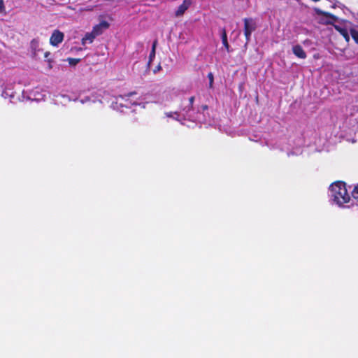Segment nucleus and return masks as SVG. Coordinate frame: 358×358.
I'll return each mask as SVG.
<instances>
[{
	"label": "nucleus",
	"mask_w": 358,
	"mask_h": 358,
	"mask_svg": "<svg viewBox=\"0 0 358 358\" xmlns=\"http://www.w3.org/2000/svg\"><path fill=\"white\" fill-rule=\"evenodd\" d=\"M330 196L334 203L343 206L350 200L345 182L343 181L334 182L329 187Z\"/></svg>",
	"instance_id": "nucleus-1"
},
{
	"label": "nucleus",
	"mask_w": 358,
	"mask_h": 358,
	"mask_svg": "<svg viewBox=\"0 0 358 358\" xmlns=\"http://www.w3.org/2000/svg\"><path fill=\"white\" fill-rule=\"evenodd\" d=\"M315 13L317 14H322L325 17L324 23L327 24H332L334 29L345 38L346 42H349L350 40V35L348 33V25L351 24V22L348 20L343 21L342 24H334V22L338 20V17L333 14L327 12H322L320 9L315 8Z\"/></svg>",
	"instance_id": "nucleus-2"
},
{
	"label": "nucleus",
	"mask_w": 358,
	"mask_h": 358,
	"mask_svg": "<svg viewBox=\"0 0 358 358\" xmlns=\"http://www.w3.org/2000/svg\"><path fill=\"white\" fill-rule=\"evenodd\" d=\"M244 21V35L246 39V43L250 41L252 32L256 29V24L252 18H245Z\"/></svg>",
	"instance_id": "nucleus-3"
},
{
	"label": "nucleus",
	"mask_w": 358,
	"mask_h": 358,
	"mask_svg": "<svg viewBox=\"0 0 358 358\" xmlns=\"http://www.w3.org/2000/svg\"><path fill=\"white\" fill-rule=\"evenodd\" d=\"M64 34L63 32L60 31L58 29H55L53 31L50 38V43L52 46H57L59 43H61L64 40Z\"/></svg>",
	"instance_id": "nucleus-4"
},
{
	"label": "nucleus",
	"mask_w": 358,
	"mask_h": 358,
	"mask_svg": "<svg viewBox=\"0 0 358 358\" xmlns=\"http://www.w3.org/2000/svg\"><path fill=\"white\" fill-rule=\"evenodd\" d=\"M109 23L105 20L101 21L99 24H96L93 29L92 32L96 36L101 35L103 30L107 29L109 27Z\"/></svg>",
	"instance_id": "nucleus-5"
},
{
	"label": "nucleus",
	"mask_w": 358,
	"mask_h": 358,
	"mask_svg": "<svg viewBox=\"0 0 358 358\" xmlns=\"http://www.w3.org/2000/svg\"><path fill=\"white\" fill-rule=\"evenodd\" d=\"M192 3V0H183L181 5H180L176 10L175 14L176 17L182 16L185 12L189 8Z\"/></svg>",
	"instance_id": "nucleus-6"
},
{
	"label": "nucleus",
	"mask_w": 358,
	"mask_h": 358,
	"mask_svg": "<svg viewBox=\"0 0 358 358\" xmlns=\"http://www.w3.org/2000/svg\"><path fill=\"white\" fill-rule=\"evenodd\" d=\"M293 53L301 59H304L306 57V54L299 45H294L292 48Z\"/></svg>",
	"instance_id": "nucleus-7"
},
{
	"label": "nucleus",
	"mask_w": 358,
	"mask_h": 358,
	"mask_svg": "<svg viewBox=\"0 0 358 358\" xmlns=\"http://www.w3.org/2000/svg\"><path fill=\"white\" fill-rule=\"evenodd\" d=\"M96 37V36L92 31L87 33L82 38V45H85L87 43H92Z\"/></svg>",
	"instance_id": "nucleus-8"
},
{
	"label": "nucleus",
	"mask_w": 358,
	"mask_h": 358,
	"mask_svg": "<svg viewBox=\"0 0 358 358\" xmlns=\"http://www.w3.org/2000/svg\"><path fill=\"white\" fill-rule=\"evenodd\" d=\"M221 38H222V41L223 45L226 48L227 51L228 52H230V46H229L228 41H227V31H226V29L224 28H223L222 29Z\"/></svg>",
	"instance_id": "nucleus-9"
},
{
	"label": "nucleus",
	"mask_w": 358,
	"mask_h": 358,
	"mask_svg": "<svg viewBox=\"0 0 358 358\" xmlns=\"http://www.w3.org/2000/svg\"><path fill=\"white\" fill-rule=\"evenodd\" d=\"M157 45V40H155L153 43H152V50H151L150 55H149V60H148V66H150L151 62H152V60L155 57Z\"/></svg>",
	"instance_id": "nucleus-10"
},
{
	"label": "nucleus",
	"mask_w": 358,
	"mask_h": 358,
	"mask_svg": "<svg viewBox=\"0 0 358 358\" xmlns=\"http://www.w3.org/2000/svg\"><path fill=\"white\" fill-rule=\"evenodd\" d=\"M350 35L352 38V39L355 41V42L358 44V30L350 28Z\"/></svg>",
	"instance_id": "nucleus-11"
},
{
	"label": "nucleus",
	"mask_w": 358,
	"mask_h": 358,
	"mask_svg": "<svg viewBox=\"0 0 358 358\" xmlns=\"http://www.w3.org/2000/svg\"><path fill=\"white\" fill-rule=\"evenodd\" d=\"M352 196L358 202V184L355 186L353 190L352 191Z\"/></svg>",
	"instance_id": "nucleus-12"
},
{
	"label": "nucleus",
	"mask_w": 358,
	"mask_h": 358,
	"mask_svg": "<svg viewBox=\"0 0 358 358\" xmlns=\"http://www.w3.org/2000/svg\"><path fill=\"white\" fill-rule=\"evenodd\" d=\"M67 61L69 62V64L71 66H75L77 64H78L80 62V59L77 58H68Z\"/></svg>",
	"instance_id": "nucleus-13"
},
{
	"label": "nucleus",
	"mask_w": 358,
	"mask_h": 358,
	"mask_svg": "<svg viewBox=\"0 0 358 358\" xmlns=\"http://www.w3.org/2000/svg\"><path fill=\"white\" fill-rule=\"evenodd\" d=\"M208 78L209 79V87H210V88H212L213 81H214V77H213V74L212 72L208 73Z\"/></svg>",
	"instance_id": "nucleus-14"
},
{
	"label": "nucleus",
	"mask_w": 358,
	"mask_h": 358,
	"mask_svg": "<svg viewBox=\"0 0 358 358\" xmlns=\"http://www.w3.org/2000/svg\"><path fill=\"white\" fill-rule=\"evenodd\" d=\"M194 101V96H191L189 99V106L188 107V110H187V113H188L190 110L193 109Z\"/></svg>",
	"instance_id": "nucleus-15"
},
{
	"label": "nucleus",
	"mask_w": 358,
	"mask_h": 358,
	"mask_svg": "<svg viewBox=\"0 0 358 358\" xmlns=\"http://www.w3.org/2000/svg\"><path fill=\"white\" fill-rule=\"evenodd\" d=\"M173 114L174 115H176L177 116H178V113L177 112H175V113H172V112H170V113H166V116L169 117H173L176 120H178V117H173Z\"/></svg>",
	"instance_id": "nucleus-16"
},
{
	"label": "nucleus",
	"mask_w": 358,
	"mask_h": 358,
	"mask_svg": "<svg viewBox=\"0 0 358 358\" xmlns=\"http://www.w3.org/2000/svg\"><path fill=\"white\" fill-rule=\"evenodd\" d=\"M5 10V5L3 0H0V13Z\"/></svg>",
	"instance_id": "nucleus-17"
},
{
	"label": "nucleus",
	"mask_w": 358,
	"mask_h": 358,
	"mask_svg": "<svg viewBox=\"0 0 358 358\" xmlns=\"http://www.w3.org/2000/svg\"><path fill=\"white\" fill-rule=\"evenodd\" d=\"M162 69L161 65L159 64L154 69L153 73L155 74Z\"/></svg>",
	"instance_id": "nucleus-18"
},
{
	"label": "nucleus",
	"mask_w": 358,
	"mask_h": 358,
	"mask_svg": "<svg viewBox=\"0 0 358 358\" xmlns=\"http://www.w3.org/2000/svg\"><path fill=\"white\" fill-rule=\"evenodd\" d=\"M136 94V92H129V93H128V94H125V95H124V96H125V97L129 98V97H130L131 96H132V95H134V94Z\"/></svg>",
	"instance_id": "nucleus-19"
},
{
	"label": "nucleus",
	"mask_w": 358,
	"mask_h": 358,
	"mask_svg": "<svg viewBox=\"0 0 358 358\" xmlns=\"http://www.w3.org/2000/svg\"><path fill=\"white\" fill-rule=\"evenodd\" d=\"M201 108H202V109H203V110H207V109H208V106H207V105H203V106H201Z\"/></svg>",
	"instance_id": "nucleus-20"
},
{
	"label": "nucleus",
	"mask_w": 358,
	"mask_h": 358,
	"mask_svg": "<svg viewBox=\"0 0 358 358\" xmlns=\"http://www.w3.org/2000/svg\"><path fill=\"white\" fill-rule=\"evenodd\" d=\"M357 16H358V13H357Z\"/></svg>",
	"instance_id": "nucleus-21"
}]
</instances>
